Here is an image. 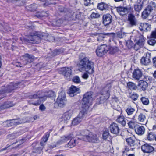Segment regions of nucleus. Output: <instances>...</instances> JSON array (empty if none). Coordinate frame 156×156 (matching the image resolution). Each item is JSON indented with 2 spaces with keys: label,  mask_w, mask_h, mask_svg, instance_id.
I'll return each instance as SVG.
<instances>
[{
  "label": "nucleus",
  "mask_w": 156,
  "mask_h": 156,
  "mask_svg": "<svg viewBox=\"0 0 156 156\" xmlns=\"http://www.w3.org/2000/svg\"><path fill=\"white\" fill-rule=\"evenodd\" d=\"M77 66L78 70L81 72H85L89 74H92L94 72V63L87 57L81 59Z\"/></svg>",
  "instance_id": "obj_1"
},
{
  "label": "nucleus",
  "mask_w": 156,
  "mask_h": 156,
  "mask_svg": "<svg viewBox=\"0 0 156 156\" xmlns=\"http://www.w3.org/2000/svg\"><path fill=\"white\" fill-rule=\"evenodd\" d=\"M47 36V34L46 33L33 31L27 37L24 38L23 42L26 44H38L40 42L41 39H46Z\"/></svg>",
  "instance_id": "obj_2"
},
{
  "label": "nucleus",
  "mask_w": 156,
  "mask_h": 156,
  "mask_svg": "<svg viewBox=\"0 0 156 156\" xmlns=\"http://www.w3.org/2000/svg\"><path fill=\"white\" fill-rule=\"evenodd\" d=\"M77 136H80L79 139L83 140L94 143H98L99 140L96 135L90 132L87 130H82L78 132L76 134Z\"/></svg>",
  "instance_id": "obj_3"
},
{
  "label": "nucleus",
  "mask_w": 156,
  "mask_h": 156,
  "mask_svg": "<svg viewBox=\"0 0 156 156\" xmlns=\"http://www.w3.org/2000/svg\"><path fill=\"white\" fill-rule=\"evenodd\" d=\"M94 93L92 91H88L83 95L82 98V105L84 109H86L91 105L92 102L94 100Z\"/></svg>",
  "instance_id": "obj_4"
},
{
  "label": "nucleus",
  "mask_w": 156,
  "mask_h": 156,
  "mask_svg": "<svg viewBox=\"0 0 156 156\" xmlns=\"http://www.w3.org/2000/svg\"><path fill=\"white\" fill-rule=\"evenodd\" d=\"M30 98L32 99L39 98L37 101H34L32 100H30L29 102L30 104H32L36 106L38 105L41 103V101H43L46 99L45 92L39 91L36 94L31 96Z\"/></svg>",
  "instance_id": "obj_5"
},
{
  "label": "nucleus",
  "mask_w": 156,
  "mask_h": 156,
  "mask_svg": "<svg viewBox=\"0 0 156 156\" xmlns=\"http://www.w3.org/2000/svg\"><path fill=\"white\" fill-rule=\"evenodd\" d=\"M73 135L70 134L67 136H63L61 137V140L62 142H64L68 140H70V141L66 145L65 147H68L71 148L74 147L77 142L74 138H73Z\"/></svg>",
  "instance_id": "obj_6"
},
{
  "label": "nucleus",
  "mask_w": 156,
  "mask_h": 156,
  "mask_svg": "<svg viewBox=\"0 0 156 156\" xmlns=\"http://www.w3.org/2000/svg\"><path fill=\"white\" fill-rule=\"evenodd\" d=\"M66 102L65 93L64 91H62L59 93L55 104L60 107H62L66 105Z\"/></svg>",
  "instance_id": "obj_7"
},
{
  "label": "nucleus",
  "mask_w": 156,
  "mask_h": 156,
  "mask_svg": "<svg viewBox=\"0 0 156 156\" xmlns=\"http://www.w3.org/2000/svg\"><path fill=\"white\" fill-rule=\"evenodd\" d=\"M86 115L87 112L86 110L83 109L81 110L78 115L72 121V125L74 126H76L80 123L84 118L86 116Z\"/></svg>",
  "instance_id": "obj_8"
},
{
  "label": "nucleus",
  "mask_w": 156,
  "mask_h": 156,
  "mask_svg": "<svg viewBox=\"0 0 156 156\" xmlns=\"http://www.w3.org/2000/svg\"><path fill=\"white\" fill-rule=\"evenodd\" d=\"M25 122V121L23 119H13L4 122L2 123V125L5 127H10L16 126Z\"/></svg>",
  "instance_id": "obj_9"
},
{
  "label": "nucleus",
  "mask_w": 156,
  "mask_h": 156,
  "mask_svg": "<svg viewBox=\"0 0 156 156\" xmlns=\"http://www.w3.org/2000/svg\"><path fill=\"white\" fill-rule=\"evenodd\" d=\"M59 73L63 74L67 80H70L72 77V70L70 68L65 67L61 68L59 71Z\"/></svg>",
  "instance_id": "obj_10"
},
{
  "label": "nucleus",
  "mask_w": 156,
  "mask_h": 156,
  "mask_svg": "<svg viewBox=\"0 0 156 156\" xmlns=\"http://www.w3.org/2000/svg\"><path fill=\"white\" fill-rule=\"evenodd\" d=\"M108 50V47L104 44L98 47L96 50V52L98 56L102 57L107 53Z\"/></svg>",
  "instance_id": "obj_11"
},
{
  "label": "nucleus",
  "mask_w": 156,
  "mask_h": 156,
  "mask_svg": "<svg viewBox=\"0 0 156 156\" xmlns=\"http://www.w3.org/2000/svg\"><path fill=\"white\" fill-rule=\"evenodd\" d=\"M155 6L148 5L147 6L142 14V17L144 19H146L149 15L152 14L155 10Z\"/></svg>",
  "instance_id": "obj_12"
},
{
  "label": "nucleus",
  "mask_w": 156,
  "mask_h": 156,
  "mask_svg": "<svg viewBox=\"0 0 156 156\" xmlns=\"http://www.w3.org/2000/svg\"><path fill=\"white\" fill-rule=\"evenodd\" d=\"M18 84L11 83L8 86L5 90H0V95L5 93H11L12 90L17 88Z\"/></svg>",
  "instance_id": "obj_13"
},
{
  "label": "nucleus",
  "mask_w": 156,
  "mask_h": 156,
  "mask_svg": "<svg viewBox=\"0 0 156 156\" xmlns=\"http://www.w3.org/2000/svg\"><path fill=\"white\" fill-rule=\"evenodd\" d=\"M128 21L129 24L132 27L136 25L137 20L133 13H129L128 15Z\"/></svg>",
  "instance_id": "obj_14"
},
{
  "label": "nucleus",
  "mask_w": 156,
  "mask_h": 156,
  "mask_svg": "<svg viewBox=\"0 0 156 156\" xmlns=\"http://www.w3.org/2000/svg\"><path fill=\"white\" fill-rule=\"evenodd\" d=\"M141 148L144 153H148L152 152L154 150L152 146L147 143L142 146Z\"/></svg>",
  "instance_id": "obj_15"
},
{
  "label": "nucleus",
  "mask_w": 156,
  "mask_h": 156,
  "mask_svg": "<svg viewBox=\"0 0 156 156\" xmlns=\"http://www.w3.org/2000/svg\"><path fill=\"white\" fill-rule=\"evenodd\" d=\"M80 89L76 87L71 86L69 89V94L71 97H73L77 94L80 93Z\"/></svg>",
  "instance_id": "obj_16"
},
{
  "label": "nucleus",
  "mask_w": 156,
  "mask_h": 156,
  "mask_svg": "<svg viewBox=\"0 0 156 156\" xmlns=\"http://www.w3.org/2000/svg\"><path fill=\"white\" fill-rule=\"evenodd\" d=\"M109 129L112 133L115 134H117L119 133L120 131V129L118 124L114 123L110 125Z\"/></svg>",
  "instance_id": "obj_17"
},
{
  "label": "nucleus",
  "mask_w": 156,
  "mask_h": 156,
  "mask_svg": "<svg viewBox=\"0 0 156 156\" xmlns=\"http://www.w3.org/2000/svg\"><path fill=\"white\" fill-rule=\"evenodd\" d=\"M103 23L105 26L110 24L112 21V16L109 14L104 15L103 16Z\"/></svg>",
  "instance_id": "obj_18"
},
{
  "label": "nucleus",
  "mask_w": 156,
  "mask_h": 156,
  "mask_svg": "<svg viewBox=\"0 0 156 156\" xmlns=\"http://www.w3.org/2000/svg\"><path fill=\"white\" fill-rule=\"evenodd\" d=\"M23 57L25 59L23 60V63L24 65L31 63L33 61L34 58V56L28 53L25 54Z\"/></svg>",
  "instance_id": "obj_19"
},
{
  "label": "nucleus",
  "mask_w": 156,
  "mask_h": 156,
  "mask_svg": "<svg viewBox=\"0 0 156 156\" xmlns=\"http://www.w3.org/2000/svg\"><path fill=\"white\" fill-rule=\"evenodd\" d=\"M151 54L147 53L146 54L145 57H143L141 59V63L142 64L147 65H148L151 62Z\"/></svg>",
  "instance_id": "obj_20"
},
{
  "label": "nucleus",
  "mask_w": 156,
  "mask_h": 156,
  "mask_svg": "<svg viewBox=\"0 0 156 156\" xmlns=\"http://www.w3.org/2000/svg\"><path fill=\"white\" fill-rule=\"evenodd\" d=\"M115 33H104L99 34L98 37H97V40L98 41H100L103 40L105 38V36H108L110 37H114L115 35Z\"/></svg>",
  "instance_id": "obj_21"
},
{
  "label": "nucleus",
  "mask_w": 156,
  "mask_h": 156,
  "mask_svg": "<svg viewBox=\"0 0 156 156\" xmlns=\"http://www.w3.org/2000/svg\"><path fill=\"white\" fill-rule=\"evenodd\" d=\"M73 114V111L70 110L65 112L62 116V118L64 121L69 120Z\"/></svg>",
  "instance_id": "obj_22"
},
{
  "label": "nucleus",
  "mask_w": 156,
  "mask_h": 156,
  "mask_svg": "<svg viewBox=\"0 0 156 156\" xmlns=\"http://www.w3.org/2000/svg\"><path fill=\"white\" fill-rule=\"evenodd\" d=\"M137 86L142 90L144 91L147 88L148 84L146 81L140 80L139 81Z\"/></svg>",
  "instance_id": "obj_23"
},
{
  "label": "nucleus",
  "mask_w": 156,
  "mask_h": 156,
  "mask_svg": "<svg viewBox=\"0 0 156 156\" xmlns=\"http://www.w3.org/2000/svg\"><path fill=\"white\" fill-rule=\"evenodd\" d=\"M141 71L139 69L135 70L133 73V77L136 80H139L142 76Z\"/></svg>",
  "instance_id": "obj_24"
},
{
  "label": "nucleus",
  "mask_w": 156,
  "mask_h": 156,
  "mask_svg": "<svg viewBox=\"0 0 156 156\" xmlns=\"http://www.w3.org/2000/svg\"><path fill=\"white\" fill-rule=\"evenodd\" d=\"M135 130L136 133L140 135L144 134L145 131V128L143 126H136Z\"/></svg>",
  "instance_id": "obj_25"
},
{
  "label": "nucleus",
  "mask_w": 156,
  "mask_h": 156,
  "mask_svg": "<svg viewBox=\"0 0 156 156\" xmlns=\"http://www.w3.org/2000/svg\"><path fill=\"white\" fill-rule=\"evenodd\" d=\"M135 109L131 105H128L126 107L125 111L128 115L131 116L135 111Z\"/></svg>",
  "instance_id": "obj_26"
},
{
  "label": "nucleus",
  "mask_w": 156,
  "mask_h": 156,
  "mask_svg": "<svg viewBox=\"0 0 156 156\" xmlns=\"http://www.w3.org/2000/svg\"><path fill=\"white\" fill-rule=\"evenodd\" d=\"M97 7L99 9L101 10H103L108 9L109 7V5L104 2H102L98 4Z\"/></svg>",
  "instance_id": "obj_27"
},
{
  "label": "nucleus",
  "mask_w": 156,
  "mask_h": 156,
  "mask_svg": "<svg viewBox=\"0 0 156 156\" xmlns=\"http://www.w3.org/2000/svg\"><path fill=\"white\" fill-rule=\"evenodd\" d=\"M116 121L123 126H125L126 125V122L124 119V117L122 115L119 116L116 119Z\"/></svg>",
  "instance_id": "obj_28"
},
{
  "label": "nucleus",
  "mask_w": 156,
  "mask_h": 156,
  "mask_svg": "<svg viewBox=\"0 0 156 156\" xmlns=\"http://www.w3.org/2000/svg\"><path fill=\"white\" fill-rule=\"evenodd\" d=\"M125 9L126 15L128 13H132L133 12V8L130 5L125 7Z\"/></svg>",
  "instance_id": "obj_29"
},
{
  "label": "nucleus",
  "mask_w": 156,
  "mask_h": 156,
  "mask_svg": "<svg viewBox=\"0 0 156 156\" xmlns=\"http://www.w3.org/2000/svg\"><path fill=\"white\" fill-rule=\"evenodd\" d=\"M139 38L140 39L136 43L139 45L140 46L142 47L144 46V43L145 39L144 37V36L142 35L140 36Z\"/></svg>",
  "instance_id": "obj_30"
},
{
  "label": "nucleus",
  "mask_w": 156,
  "mask_h": 156,
  "mask_svg": "<svg viewBox=\"0 0 156 156\" xmlns=\"http://www.w3.org/2000/svg\"><path fill=\"white\" fill-rule=\"evenodd\" d=\"M117 11L121 15L124 16L125 14V7H119L117 8Z\"/></svg>",
  "instance_id": "obj_31"
},
{
  "label": "nucleus",
  "mask_w": 156,
  "mask_h": 156,
  "mask_svg": "<svg viewBox=\"0 0 156 156\" xmlns=\"http://www.w3.org/2000/svg\"><path fill=\"white\" fill-rule=\"evenodd\" d=\"M55 0H46L45 3L43 4L44 6H49L50 5L55 4Z\"/></svg>",
  "instance_id": "obj_32"
},
{
  "label": "nucleus",
  "mask_w": 156,
  "mask_h": 156,
  "mask_svg": "<svg viewBox=\"0 0 156 156\" xmlns=\"http://www.w3.org/2000/svg\"><path fill=\"white\" fill-rule=\"evenodd\" d=\"M156 135L153 132H150L148 133L147 138L149 141H152L155 139Z\"/></svg>",
  "instance_id": "obj_33"
},
{
  "label": "nucleus",
  "mask_w": 156,
  "mask_h": 156,
  "mask_svg": "<svg viewBox=\"0 0 156 156\" xmlns=\"http://www.w3.org/2000/svg\"><path fill=\"white\" fill-rule=\"evenodd\" d=\"M142 3H139L138 4H135L134 6L135 10L139 12L142 9Z\"/></svg>",
  "instance_id": "obj_34"
},
{
  "label": "nucleus",
  "mask_w": 156,
  "mask_h": 156,
  "mask_svg": "<svg viewBox=\"0 0 156 156\" xmlns=\"http://www.w3.org/2000/svg\"><path fill=\"white\" fill-rule=\"evenodd\" d=\"M127 86L128 88L130 90H135L137 88L136 85L133 83L131 82H128L127 83Z\"/></svg>",
  "instance_id": "obj_35"
},
{
  "label": "nucleus",
  "mask_w": 156,
  "mask_h": 156,
  "mask_svg": "<svg viewBox=\"0 0 156 156\" xmlns=\"http://www.w3.org/2000/svg\"><path fill=\"white\" fill-rule=\"evenodd\" d=\"M126 142L130 147L134 146L135 145V141L131 138H127L126 140Z\"/></svg>",
  "instance_id": "obj_36"
},
{
  "label": "nucleus",
  "mask_w": 156,
  "mask_h": 156,
  "mask_svg": "<svg viewBox=\"0 0 156 156\" xmlns=\"http://www.w3.org/2000/svg\"><path fill=\"white\" fill-rule=\"evenodd\" d=\"M146 119L145 115L143 113H140L138 115V120L140 122H143Z\"/></svg>",
  "instance_id": "obj_37"
},
{
  "label": "nucleus",
  "mask_w": 156,
  "mask_h": 156,
  "mask_svg": "<svg viewBox=\"0 0 156 156\" xmlns=\"http://www.w3.org/2000/svg\"><path fill=\"white\" fill-rule=\"evenodd\" d=\"M62 53V52L61 50L55 49L52 51L50 54L52 57H54L59 55Z\"/></svg>",
  "instance_id": "obj_38"
},
{
  "label": "nucleus",
  "mask_w": 156,
  "mask_h": 156,
  "mask_svg": "<svg viewBox=\"0 0 156 156\" xmlns=\"http://www.w3.org/2000/svg\"><path fill=\"white\" fill-rule=\"evenodd\" d=\"M46 98L48 97H54L55 94L54 92L52 90H50L47 92H45Z\"/></svg>",
  "instance_id": "obj_39"
},
{
  "label": "nucleus",
  "mask_w": 156,
  "mask_h": 156,
  "mask_svg": "<svg viewBox=\"0 0 156 156\" xmlns=\"http://www.w3.org/2000/svg\"><path fill=\"white\" fill-rule=\"evenodd\" d=\"M12 106V105L11 103L10 102L8 101L5 102L3 106H1V108L5 109Z\"/></svg>",
  "instance_id": "obj_40"
},
{
  "label": "nucleus",
  "mask_w": 156,
  "mask_h": 156,
  "mask_svg": "<svg viewBox=\"0 0 156 156\" xmlns=\"http://www.w3.org/2000/svg\"><path fill=\"white\" fill-rule=\"evenodd\" d=\"M37 7V5L35 4H34L29 6V9H28V10L31 11H34L36 10Z\"/></svg>",
  "instance_id": "obj_41"
},
{
  "label": "nucleus",
  "mask_w": 156,
  "mask_h": 156,
  "mask_svg": "<svg viewBox=\"0 0 156 156\" xmlns=\"http://www.w3.org/2000/svg\"><path fill=\"white\" fill-rule=\"evenodd\" d=\"M126 45L129 49H130L133 47V43L132 41L128 40L126 42Z\"/></svg>",
  "instance_id": "obj_42"
},
{
  "label": "nucleus",
  "mask_w": 156,
  "mask_h": 156,
  "mask_svg": "<svg viewBox=\"0 0 156 156\" xmlns=\"http://www.w3.org/2000/svg\"><path fill=\"white\" fill-rule=\"evenodd\" d=\"M49 132H47L45 135L43 136L41 140L43 141L44 143H46L47 142L49 136Z\"/></svg>",
  "instance_id": "obj_43"
},
{
  "label": "nucleus",
  "mask_w": 156,
  "mask_h": 156,
  "mask_svg": "<svg viewBox=\"0 0 156 156\" xmlns=\"http://www.w3.org/2000/svg\"><path fill=\"white\" fill-rule=\"evenodd\" d=\"M148 44L151 46H154L156 43V41L155 39L153 38H151L147 41Z\"/></svg>",
  "instance_id": "obj_44"
},
{
  "label": "nucleus",
  "mask_w": 156,
  "mask_h": 156,
  "mask_svg": "<svg viewBox=\"0 0 156 156\" xmlns=\"http://www.w3.org/2000/svg\"><path fill=\"white\" fill-rule=\"evenodd\" d=\"M141 100L144 105H147L149 103V101L148 99L144 97H142L141 98Z\"/></svg>",
  "instance_id": "obj_45"
},
{
  "label": "nucleus",
  "mask_w": 156,
  "mask_h": 156,
  "mask_svg": "<svg viewBox=\"0 0 156 156\" xmlns=\"http://www.w3.org/2000/svg\"><path fill=\"white\" fill-rule=\"evenodd\" d=\"M72 80L73 82L76 83H79L81 82L80 78L78 76H76L73 77Z\"/></svg>",
  "instance_id": "obj_46"
},
{
  "label": "nucleus",
  "mask_w": 156,
  "mask_h": 156,
  "mask_svg": "<svg viewBox=\"0 0 156 156\" xmlns=\"http://www.w3.org/2000/svg\"><path fill=\"white\" fill-rule=\"evenodd\" d=\"M100 15L98 13L95 12H93L90 15V17L91 18L96 19L100 17Z\"/></svg>",
  "instance_id": "obj_47"
},
{
  "label": "nucleus",
  "mask_w": 156,
  "mask_h": 156,
  "mask_svg": "<svg viewBox=\"0 0 156 156\" xmlns=\"http://www.w3.org/2000/svg\"><path fill=\"white\" fill-rule=\"evenodd\" d=\"M109 136V133L108 130H106L104 132L103 134V138L104 140H106Z\"/></svg>",
  "instance_id": "obj_48"
},
{
  "label": "nucleus",
  "mask_w": 156,
  "mask_h": 156,
  "mask_svg": "<svg viewBox=\"0 0 156 156\" xmlns=\"http://www.w3.org/2000/svg\"><path fill=\"white\" fill-rule=\"evenodd\" d=\"M128 126L129 128L133 129L135 127L136 123L133 121H130L128 123Z\"/></svg>",
  "instance_id": "obj_49"
},
{
  "label": "nucleus",
  "mask_w": 156,
  "mask_h": 156,
  "mask_svg": "<svg viewBox=\"0 0 156 156\" xmlns=\"http://www.w3.org/2000/svg\"><path fill=\"white\" fill-rule=\"evenodd\" d=\"M125 36V33H123L121 31H119L118 32L117 36L120 38H122Z\"/></svg>",
  "instance_id": "obj_50"
},
{
  "label": "nucleus",
  "mask_w": 156,
  "mask_h": 156,
  "mask_svg": "<svg viewBox=\"0 0 156 156\" xmlns=\"http://www.w3.org/2000/svg\"><path fill=\"white\" fill-rule=\"evenodd\" d=\"M138 95L136 93H133L130 96V98L133 100H136L138 97Z\"/></svg>",
  "instance_id": "obj_51"
},
{
  "label": "nucleus",
  "mask_w": 156,
  "mask_h": 156,
  "mask_svg": "<svg viewBox=\"0 0 156 156\" xmlns=\"http://www.w3.org/2000/svg\"><path fill=\"white\" fill-rule=\"evenodd\" d=\"M150 38L156 39V30L152 31L150 35Z\"/></svg>",
  "instance_id": "obj_52"
},
{
  "label": "nucleus",
  "mask_w": 156,
  "mask_h": 156,
  "mask_svg": "<svg viewBox=\"0 0 156 156\" xmlns=\"http://www.w3.org/2000/svg\"><path fill=\"white\" fill-rule=\"evenodd\" d=\"M108 88V90H106V94H107V96H109V90L110 89L111 86L110 85V84H108V85L106 86L105 87V89H106L107 88Z\"/></svg>",
  "instance_id": "obj_53"
},
{
  "label": "nucleus",
  "mask_w": 156,
  "mask_h": 156,
  "mask_svg": "<svg viewBox=\"0 0 156 156\" xmlns=\"http://www.w3.org/2000/svg\"><path fill=\"white\" fill-rule=\"evenodd\" d=\"M84 5L86 6H88L91 4V0H84Z\"/></svg>",
  "instance_id": "obj_54"
},
{
  "label": "nucleus",
  "mask_w": 156,
  "mask_h": 156,
  "mask_svg": "<svg viewBox=\"0 0 156 156\" xmlns=\"http://www.w3.org/2000/svg\"><path fill=\"white\" fill-rule=\"evenodd\" d=\"M88 74L89 73L87 72H84L82 76V77L84 79H87L89 77Z\"/></svg>",
  "instance_id": "obj_55"
},
{
  "label": "nucleus",
  "mask_w": 156,
  "mask_h": 156,
  "mask_svg": "<svg viewBox=\"0 0 156 156\" xmlns=\"http://www.w3.org/2000/svg\"><path fill=\"white\" fill-rule=\"evenodd\" d=\"M141 47H142L140 46L139 45L136 43L134 46V48L135 50L137 51Z\"/></svg>",
  "instance_id": "obj_56"
},
{
  "label": "nucleus",
  "mask_w": 156,
  "mask_h": 156,
  "mask_svg": "<svg viewBox=\"0 0 156 156\" xmlns=\"http://www.w3.org/2000/svg\"><path fill=\"white\" fill-rule=\"evenodd\" d=\"M48 12L43 11L41 12V16L42 17L44 16H47L48 15V13H47Z\"/></svg>",
  "instance_id": "obj_57"
},
{
  "label": "nucleus",
  "mask_w": 156,
  "mask_h": 156,
  "mask_svg": "<svg viewBox=\"0 0 156 156\" xmlns=\"http://www.w3.org/2000/svg\"><path fill=\"white\" fill-rule=\"evenodd\" d=\"M46 108L45 106L43 105L42 104L39 106V109L42 111H44Z\"/></svg>",
  "instance_id": "obj_58"
},
{
  "label": "nucleus",
  "mask_w": 156,
  "mask_h": 156,
  "mask_svg": "<svg viewBox=\"0 0 156 156\" xmlns=\"http://www.w3.org/2000/svg\"><path fill=\"white\" fill-rule=\"evenodd\" d=\"M97 100L99 101L100 104L102 103L104 100V98L102 96L101 97L99 98Z\"/></svg>",
  "instance_id": "obj_59"
},
{
  "label": "nucleus",
  "mask_w": 156,
  "mask_h": 156,
  "mask_svg": "<svg viewBox=\"0 0 156 156\" xmlns=\"http://www.w3.org/2000/svg\"><path fill=\"white\" fill-rule=\"evenodd\" d=\"M152 62L154 66L156 67V57H154L153 58Z\"/></svg>",
  "instance_id": "obj_60"
},
{
  "label": "nucleus",
  "mask_w": 156,
  "mask_h": 156,
  "mask_svg": "<svg viewBox=\"0 0 156 156\" xmlns=\"http://www.w3.org/2000/svg\"><path fill=\"white\" fill-rule=\"evenodd\" d=\"M41 15V12H38L37 13L36 16L37 18H41L42 17Z\"/></svg>",
  "instance_id": "obj_61"
},
{
  "label": "nucleus",
  "mask_w": 156,
  "mask_h": 156,
  "mask_svg": "<svg viewBox=\"0 0 156 156\" xmlns=\"http://www.w3.org/2000/svg\"><path fill=\"white\" fill-rule=\"evenodd\" d=\"M45 143H44L43 141L41 140V141L40 142V144L41 146H44L45 145Z\"/></svg>",
  "instance_id": "obj_62"
},
{
  "label": "nucleus",
  "mask_w": 156,
  "mask_h": 156,
  "mask_svg": "<svg viewBox=\"0 0 156 156\" xmlns=\"http://www.w3.org/2000/svg\"><path fill=\"white\" fill-rule=\"evenodd\" d=\"M129 151V148H127V147L126 148H125V150L123 151V153H124L125 152H127L128 151Z\"/></svg>",
  "instance_id": "obj_63"
},
{
  "label": "nucleus",
  "mask_w": 156,
  "mask_h": 156,
  "mask_svg": "<svg viewBox=\"0 0 156 156\" xmlns=\"http://www.w3.org/2000/svg\"><path fill=\"white\" fill-rule=\"evenodd\" d=\"M153 76L155 79H156V70L154 71V73H153Z\"/></svg>",
  "instance_id": "obj_64"
}]
</instances>
